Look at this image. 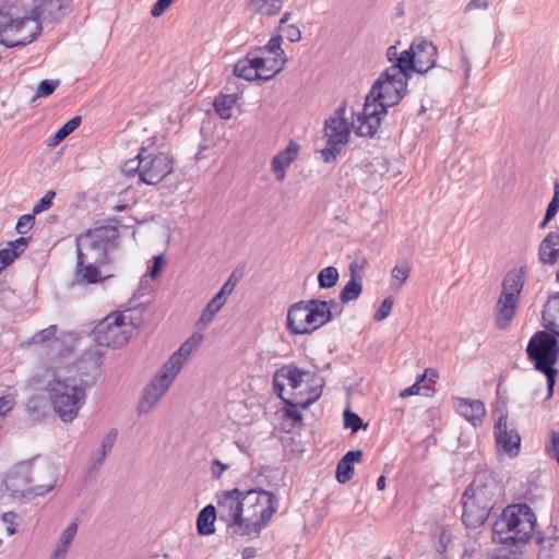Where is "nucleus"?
<instances>
[{
    "label": "nucleus",
    "mask_w": 559,
    "mask_h": 559,
    "mask_svg": "<svg viewBox=\"0 0 559 559\" xmlns=\"http://www.w3.org/2000/svg\"><path fill=\"white\" fill-rule=\"evenodd\" d=\"M419 392H420V383H418V381L416 380V382L413 385L401 391L400 396L402 399H405V397H408L412 395H417V394H419Z\"/></svg>",
    "instance_id": "0e129e2a"
},
{
    "label": "nucleus",
    "mask_w": 559,
    "mask_h": 559,
    "mask_svg": "<svg viewBox=\"0 0 559 559\" xmlns=\"http://www.w3.org/2000/svg\"><path fill=\"white\" fill-rule=\"evenodd\" d=\"M536 525V515L525 504L508 506L492 525V538L498 543H527Z\"/></svg>",
    "instance_id": "0eeeda50"
},
{
    "label": "nucleus",
    "mask_w": 559,
    "mask_h": 559,
    "mask_svg": "<svg viewBox=\"0 0 559 559\" xmlns=\"http://www.w3.org/2000/svg\"><path fill=\"white\" fill-rule=\"evenodd\" d=\"M280 31H282L284 33L285 37L292 43H297L301 39V31L298 26H296L294 24L286 25L285 27L281 28Z\"/></svg>",
    "instance_id": "8fccbe9b"
},
{
    "label": "nucleus",
    "mask_w": 559,
    "mask_h": 559,
    "mask_svg": "<svg viewBox=\"0 0 559 559\" xmlns=\"http://www.w3.org/2000/svg\"><path fill=\"white\" fill-rule=\"evenodd\" d=\"M117 435V430L111 429L103 437L99 449L90 459L92 469H98L103 465L105 457L111 451L116 442Z\"/></svg>",
    "instance_id": "c756f323"
},
{
    "label": "nucleus",
    "mask_w": 559,
    "mask_h": 559,
    "mask_svg": "<svg viewBox=\"0 0 559 559\" xmlns=\"http://www.w3.org/2000/svg\"><path fill=\"white\" fill-rule=\"evenodd\" d=\"M60 9V0H35L32 16L36 17L38 22L40 19H57Z\"/></svg>",
    "instance_id": "473e14b6"
},
{
    "label": "nucleus",
    "mask_w": 559,
    "mask_h": 559,
    "mask_svg": "<svg viewBox=\"0 0 559 559\" xmlns=\"http://www.w3.org/2000/svg\"><path fill=\"white\" fill-rule=\"evenodd\" d=\"M400 53L401 51H399L397 45H392L386 49L385 57L388 61L392 63L394 60H396V57H399Z\"/></svg>",
    "instance_id": "69168bd1"
},
{
    "label": "nucleus",
    "mask_w": 559,
    "mask_h": 559,
    "mask_svg": "<svg viewBox=\"0 0 559 559\" xmlns=\"http://www.w3.org/2000/svg\"><path fill=\"white\" fill-rule=\"evenodd\" d=\"M544 326L559 336V294L551 297L544 306Z\"/></svg>",
    "instance_id": "cd10ccee"
},
{
    "label": "nucleus",
    "mask_w": 559,
    "mask_h": 559,
    "mask_svg": "<svg viewBox=\"0 0 559 559\" xmlns=\"http://www.w3.org/2000/svg\"><path fill=\"white\" fill-rule=\"evenodd\" d=\"M135 326L131 314L126 312H111L94 329V341L104 347H120L124 345Z\"/></svg>",
    "instance_id": "2eb2a0df"
},
{
    "label": "nucleus",
    "mask_w": 559,
    "mask_h": 559,
    "mask_svg": "<svg viewBox=\"0 0 559 559\" xmlns=\"http://www.w3.org/2000/svg\"><path fill=\"white\" fill-rule=\"evenodd\" d=\"M346 104L343 103L324 122V138L326 145L320 150V155L325 163H332L341 154L343 147L348 143L352 129L356 132L353 122L357 114H353L349 123L346 116Z\"/></svg>",
    "instance_id": "ddd939ff"
},
{
    "label": "nucleus",
    "mask_w": 559,
    "mask_h": 559,
    "mask_svg": "<svg viewBox=\"0 0 559 559\" xmlns=\"http://www.w3.org/2000/svg\"><path fill=\"white\" fill-rule=\"evenodd\" d=\"M282 38L283 37L281 34L274 35L269 39L266 45H264L262 47H257L255 49L259 52H261L262 55L263 53H272L277 57L287 58L285 55V51L281 47Z\"/></svg>",
    "instance_id": "58836bf2"
},
{
    "label": "nucleus",
    "mask_w": 559,
    "mask_h": 559,
    "mask_svg": "<svg viewBox=\"0 0 559 559\" xmlns=\"http://www.w3.org/2000/svg\"><path fill=\"white\" fill-rule=\"evenodd\" d=\"M237 100V94H219L214 99V109L222 119H229L233 116V108Z\"/></svg>",
    "instance_id": "72a5a7b5"
},
{
    "label": "nucleus",
    "mask_w": 559,
    "mask_h": 559,
    "mask_svg": "<svg viewBox=\"0 0 559 559\" xmlns=\"http://www.w3.org/2000/svg\"><path fill=\"white\" fill-rule=\"evenodd\" d=\"M15 259V254L12 250H9V248H4L0 250V272L8 266L10 263H12Z\"/></svg>",
    "instance_id": "864d4df0"
},
{
    "label": "nucleus",
    "mask_w": 559,
    "mask_h": 559,
    "mask_svg": "<svg viewBox=\"0 0 559 559\" xmlns=\"http://www.w3.org/2000/svg\"><path fill=\"white\" fill-rule=\"evenodd\" d=\"M117 237L118 230L112 226H103L81 235L76 239L78 264H106L107 255L115 248L114 241Z\"/></svg>",
    "instance_id": "f8f14e48"
},
{
    "label": "nucleus",
    "mask_w": 559,
    "mask_h": 559,
    "mask_svg": "<svg viewBox=\"0 0 559 559\" xmlns=\"http://www.w3.org/2000/svg\"><path fill=\"white\" fill-rule=\"evenodd\" d=\"M224 306L225 304L221 300V297L216 298L214 296L202 311L201 317L197 323L198 328L206 329Z\"/></svg>",
    "instance_id": "f704fd0d"
},
{
    "label": "nucleus",
    "mask_w": 559,
    "mask_h": 559,
    "mask_svg": "<svg viewBox=\"0 0 559 559\" xmlns=\"http://www.w3.org/2000/svg\"><path fill=\"white\" fill-rule=\"evenodd\" d=\"M59 80H44L39 83L35 98L49 96L59 86Z\"/></svg>",
    "instance_id": "a19ab883"
},
{
    "label": "nucleus",
    "mask_w": 559,
    "mask_h": 559,
    "mask_svg": "<svg viewBox=\"0 0 559 559\" xmlns=\"http://www.w3.org/2000/svg\"><path fill=\"white\" fill-rule=\"evenodd\" d=\"M559 211V207L549 203L548 204V207L546 210V214H545V217L543 218V221L539 223V228L540 229H544L547 227V225L549 224V222L557 215Z\"/></svg>",
    "instance_id": "5fc2aeb1"
},
{
    "label": "nucleus",
    "mask_w": 559,
    "mask_h": 559,
    "mask_svg": "<svg viewBox=\"0 0 559 559\" xmlns=\"http://www.w3.org/2000/svg\"><path fill=\"white\" fill-rule=\"evenodd\" d=\"M41 32L40 22L32 15H19L9 9H0V43L7 47L25 46Z\"/></svg>",
    "instance_id": "9b49d317"
},
{
    "label": "nucleus",
    "mask_w": 559,
    "mask_h": 559,
    "mask_svg": "<svg viewBox=\"0 0 559 559\" xmlns=\"http://www.w3.org/2000/svg\"><path fill=\"white\" fill-rule=\"evenodd\" d=\"M176 0H158L152 8L151 14L154 17L162 16Z\"/></svg>",
    "instance_id": "3c124183"
},
{
    "label": "nucleus",
    "mask_w": 559,
    "mask_h": 559,
    "mask_svg": "<svg viewBox=\"0 0 559 559\" xmlns=\"http://www.w3.org/2000/svg\"><path fill=\"white\" fill-rule=\"evenodd\" d=\"M216 498L217 507L209 504L198 514L197 527L200 535L213 534L218 516L234 534L257 538L278 509L276 495L264 489L234 488L217 493Z\"/></svg>",
    "instance_id": "f257e3e1"
},
{
    "label": "nucleus",
    "mask_w": 559,
    "mask_h": 559,
    "mask_svg": "<svg viewBox=\"0 0 559 559\" xmlns=\"http://www.w3.org/2000/svg\"><path fill=\"white\" fill-rule=\"evenodd\" d=\"M357 262H353L349 265L350 280L346 283L340 294V299L343 304L356 300L362 292V284L357 275Z\"/></svg>",
    "instance_id": "bb28decb"
},
{
    "label": "nucleus",
    "mask_w": 559,
    "mask_h": 559,
    "mask_svg": "<svg viewBox=\"0 0 559 559\" xmlns=\"http://www.w3.org/2000/svg\"><path fill=\"white\" fill-rule=\"evenodd\" d=\"M438 378H439L438 371L433 368H428L424 371V373L419 374L416 380L418 381V383H421L426 380L435 382Z\"/></svg>",
    "instance_id": "bf43d9fd"
},
{
    "label": "nucleus",
    "mask_w": 559,
    "mask_h": 559,
    "mask_svg": "<svg viewBox=\"0 0 559 559\" xmlns=\"http://www.w3.org/2000/svg\"><path fill=\"white\" fill-rule=\"evenodd\" d=\"M248 10L254 14L273 16L283 7V0H248Z\"/></svg>",
    "instance_id": "2f4dec72"
},
{
    "label": "nucleus",
    "mask_w": 559,
    "mask_h": 559,
    "mask_svg": "<svg viewBox=\"0 0 559 559\" xmlns=\"http://www.w3.org/2000/svg\"><path fill=\"white\" fill-rule=\"evenodd\" d=\"M496 444L499 452H504L513 459L519 455L521 437L514 429H508L507 416H501L495 426Z\"/></svg>",
    "instance_id": "a211bd4d"
},
{
    "label": "nucleus",
    "mask_w": 559,
    "mask_h": 559,
    "mask_svg": "<svg viewBox=\"0 0 559 559\" xmlns=\"http://www.w3.org/2000/svg\"><path fill=\"white\" fill-rule=\"evenodd\" d=\"M234 74L247 81L262 80L263 75L254 60V53L250 49L245 58L238 60L234 67Z\"/></svg>",
    "instance_id": "b1692460"
},
{
    "label": "nucleus",
    "mask_w": 559,
    "mask_h": 559,
    "mask_svg": "<svg viewBox=\"0 0 559 559\" xmlns=\"http://www.w3.org/2000/svg\"><path fill=\"white\" fill-rule=\"evenodd\" d=\"M409 53L414 60V72L426 74L436 67L438 49L431 41L424 38L414 39L409 46Z\"/></svg>",
    "instance_id": "dca6fc26"
},
{
    "label": "nucleus",
    "mask_w": 559,
    "mask_h": 559,
    "mask_svg": "<svg viewBox=\"0 0 559 559\" xmlns=\"http://www.w3.org/2000/svg\"><path fill=\"white\" fill-rule=\"evenodd\" d=\"M526 354L539 372L547 378V399L554 394L558 370L554 367L559 359V343L554 335L545 331L536 332L530 340Z\"/></svg>",
    "instance_id": "9d476101"
},
{
    "label": "nucleus",
    "mask_w": 559,
    "mask_h": 559,
    "mask_svg": "<svg viewBox=\"0 0 559 559\" xmlns=\"http://www.w3.org/2000/svg\"><path fill=\"white\" fill-rule=\"evenodd\" d=\"M273 385L285 403L306 408L321 396L324 380L314 371L288 365L275 372Z\"/></svg>",
    "instance_id": "20e7f679"
},
{
    "label": "nucleus",
    "mask_w": 559,
    "mask_h": 559,
    "mask_svg": "<svg viewBox=\"0 0 559 559\" xmlns=\"http://www.w3.org/2000/svg\"><path fill=\"white\" fill-rule=\"evenodd\" d=\"M489 4V0H471L465 7V12H471L475 10H487Z\"/></svg>",
    "instance_id": "4d7b16f0"
},
{
    "label": "nucleus",
    "mask_w": 559,
    "mask_h": 559,
    "mask_svg": "<svg viewBox=\"0 0 559 559\" xmlns=\"http://www.w3.org/2000/svg\"><path fill=\"white\" fill-rule=\"evenodd\" d=\"M163 264H164V255L163 254L154 257L153 265L151 266L150 272H148L150 276L155 278L159 274V271H160Z\"/></svg>",
    "instance_id": "680f3d73"
},
{
    "label": "nucleus",
    "mask_w": 559,
    "mask_h": 559,
    "mask_svg": "<svg viewBox=\"0 0 559 559\" xmlns=\"http://www.w3.org/2000/svg\"><path fill=\"white\" fill-rule=\"evenodd\" d=\"M490 511L491 509L486 508L480 503L463 499L462 520L467 528H477L481 526L486 522Z\"/></svg>",
    "instance_id": "4be33fe9"
},
{
    "label": "nucleus",
    "mask_w": 559,
    "mask_h": 559,
    "mask_svg": "<svg viewBox=\"0 0 559 559\" xmlns=\"http://www.w3.org/2000/svg\"><path fill=\"white\" fill-rule=\"evenodd\" d=\"M411 266L407 263L397 264L391 271V287L399 290L407 281Z\"/></svg>",
    "instance_id": "e433bc0d"
},
{
    "label": "nucleus",
    "mask_w": 559,
    "mask_h": 559,
    "mask_svg": "<svg viewBox=\"0 0 559 559\" xmlns=\"http://www.w3.org/2000/svg\"><path fill=\"white\" fill-rule=\"evenodd\" d=\"M81 123V117L75 116L66 122L52 136L51 144L56 145L71 134Z\"/></svg>",
    "instance_id": "ea45409f"
},
{
    "label": "nucleus",
    "mask_w": 559,
    "mask_h": 559,
    "mask_svg": "<svg viewBox=\"0 0 559 559\" xmlns=\"http://www.w3.org/2000/svg\"><path fill=\"white\" fill-rule=\"evenodd\" d=\"M462 66L464 68L465 76L468 78L472 71V63L464 53L462 55Z\"/></svg>",
    "instance_id": "338daca9"
},
{
    "label": "nucleus",
    "mask_w": 559,
    "mask_h": 559,
    "mask_svg": "<svg viewBox=\"0 0 559 559\" xmlns=\"http://www.w3.org/2000/svg\"><path fill=\"white\" fill-rule=\"evenodd\" d=\"M78 532V523H70L67 528L60 535L56 548L49 559H64L68 552V549L73 542L75 534Z\"/></svg>",
    "instance_id": "7c9ffc66"
},
{
    "label": "nucleus",
    "mask_w": 559,
    "mask_h": 559,
    "mask_svg": "<svg viewBox=\"0 0 559 559\" xmlns=\"http://www.w3.org/2000/svg\"><path fill=\"white\" fill-rule=\"evenodd\" d=\"M344 426L350 428L353 432H357L362 427V420L357 414L346 409L344 412Z\"/></svg>",
    "instance_id": "79ce46f5"
},
{
    "label": "nucleus",
    "mask_w": 559,
    "mask_h": 559,
    "mask_svg": "<svg viewBox=\"0 0 559 559\" xmlns=\"http://www.w3.org/2000/svg\"><path fill=\"white\" fill-rule=\"evenodd\" d=\"M538 543L540 545L539 559H559V537H539Z\"/></svg>",
    "instance_id": "c9c22d12"
},
{
    "label": "nucleus",
    "mask_w": 559,
    "mask_h": 559,
    "mask_svg": "<svg viewBox=\"0 0 559 559\" xmlns=\"http://www.w3.org/2000/svg\"><path fill=\"white\" fill-rule=\"evenodd\" d=\"M487 559H516V557L511 554H502V555L490 556Z\"/></svg>",
    "instance_id": "774afa93"
},
{
    "label": "nucleus",
    "mask_w": 559,
    "mask_h": 559,
    "mask_svg": "<svg viewBox=\"0 0 559 559\" xmlns=\"http://www.w3.org/2000/svg\"><path fill=\"white\" fill-rule=\"evenodd\" d=\"M228 468V465L222 463L219 460H214L212 463V476L216 479L221 478L223 473Z\"/></svg>",
    "instance_id": "052dcab7"
},
{
    "label": "nucleus",
    "mask_w": 559,
    "mask_h": 559,
    "mask_svg": "<svg viewBox=\"0 0 559 559\" xmlns=\"http://www.w3.org/2000/svg\"><path fill=\"white\" fill-rule=\"evenodd\" d=\"M499 491V486L495 479L486 476H478L468 486L463 495V499L480 503L492 509L493 500Z\"/></svg>",
    "instance_id": "f3484780"
},
{
    "label": "nucleus",
    "mask_w": 559,
    "mask_h": 559,
    "mask_svg": "<svg viewBox=\"0 0 559 559\" xmlns=\"http://www.w3.org/2000/svg\"><path fill=\"white\" fill-rule=\"evenodd\" d=\"M299 145L295 142L289 144L281 152H278L272 159L271 168L275 174L277 181H283L286 177V169L297 158Z\"/></svg>",
    "instance_id": "412c9836"
},
{
    "label": "nucleus",
    "mask_w": 559,
    "mask_h": 559,
    "mask_svg": "<svg viewBox=\"0 0 559 559\" xmlns=\"http://www.w3.org/2000/svg\"><path fill=\"white\" fill-rule=\"evenodd\" d=\"M254 53L259 69L263 75V81H269L278 74L286 66L288 59L277 57L272 53H261L257 49H251Z\"/></svg>",
    "instance_id": "aec40b11"
},
{
    "label": "nucleus",
    "mask_w": 559,
    "mask_h": 559,
    "mask_svg": "<svg viewBox=\"0 0 559 559\" xmlns=\"http://www.w3.org/2000/svg\"><path fill=\"white\" fill-rule=\"evenodd\" d=\"M340 274L336 267L326 266L318 274V283L321 288H332L336 285Z\"/></svg>",
    "instance_id": "4c0bfd02"
},
{
    "label": "nucleus",
    "mask_w": 559,
    "mask_h": 559,
    "mask_svg": "<svg viewBox=\"0 0 559 559\" xmlns=\"http://www.w3.org/2000/svg\"><path fill=\"white\" fill-rule=\"evenodd\" d=\"M174 170L173 157L154 144L143 145L134 158L123 163L121 173L124 177L138 176L139 182L155 186Z\"/></svg>",
    "instance_id": "423d86ee"
},
{
    "label": "nucleus",
    "mask_w": 559,
    "mask_h": 559,
    "mask_svg": "<svg viewBox=\"0 0 559 559\" xmlns=\"http://www.w3.org/2000/svg\"><path fill=\"white\" fill-rule=\"evenodd\" d=\"M202 341V334H193L163 365L159 373L152 379L143 392V396L138 405L139 414H147L157 405Z\"/></svg>",
    "instance_id": "39448f33"
},
{
    "label": "nucleus",
    "mask_w": 559,
    "mask_h": 559,
    "mask_svg": "<svg viewBox=\"0 0 559 559\" xmlns=\"http://www.w3.org/2000/svg\"><path fill=\"white\" fill-rule=\"evenodd\" d=\"M235 288V283H231L229 278L219 289V292L215 295L216 298L221 297V300L226 304L227 297L233 293Z\"/></svg>",
    "instance_id": "6e6d98bb"
},
{
    "label": "nucleus",
    "mask_w": 559,
    "mask_h": 559,
    "mask_svg": "<svg viewBox=\"0 0 559 559\" xmlns=\"http://www.w3.org/2000/svg\"><path fill=\"white\" fill-rule=\"evenodd\" d=\"M393 302L394 301L391 297L385 298L379 306L373 319L377 322H381L386 319L392 311Z\"/></svg>",
    "instance_id": "a18cd8bd"
},
{
    "label": "nucleus",
    "mask_w": 559,
    "mask_h": 559,
    "mask_svg": "<svg viewBox=\"0 0 559 559\" xmlns=\"http://www.w3.org/2000/svg\"><path fill=\"white\" fill-rule=\"evenodd\" d=\"M454 406L460 415L475 427L480 425L486 416L485 404L480 400L455 397Z\"/></svg>",
    "instance_id": "6ab92c4d"
},
{
    "label": "nucleus",
    "mask_w": 559,
    "mask_h": 559,
    "mask_svg": "<svg viewBox=\"0 0 559 559\" xmlns=\"http://www.w3.org/2000/svg\"><path fill=\"white\" fill-rule=\"evenodd\" d=\"M56 332H57V326L56 325H50V326H48V328L37 332L32 337V342L34 344H39V343H44L46 341H49L50 338H52L56 335Z\"/></svg>",
    "instance_id": "09e8293b"
},
{
    "label": "nucleus",
    "mask_w": 559,
    "mask_h": 559,
    "mask_svg": "<svg viewBox=\"0 0 559 559\" xmlns=\"http://www.w3.org/2000/svg\"><path fill=\"white\" fill-rule=\"evenodd\" d=\"M32 467L29 461H23L12 466L3 476L1 486L12 498L31 500L37 496H44L55 488L57 476L51 466H46V472L49 475L48 483L32 487Z\"/></svg>",
    "instance_id": "1a4fd4ad"
},
{
    "label": "nucleus",
    "mask_w": 559,
    "mask_h": 559,
    "mask_svg": "<svg viewBox=\"0 0 559 559\" xmlns=\"http://www.w3.org/2000/svg\"><path fill=\"white\" fill-rule=\"evenodd\" d=\"M14 405V401L10 396H1L0 397V416L9 413Z\"/></svg>",
    "instance_id": "e2e57ef3"
},
{
    "label": "nucleus",
    "mask_w": 559,
    "mask_h": 559,
    "mask_svg": "<svg viewBox=\"0 0 559 559\" xmlns=\"http://www.w3.org/2000/svg\"><path fill=\"white\" fill-rule=\"evenodd\" d=\"M451 534L445 527H441V532L438 538V545L441 551H444L451 542Z\"/></svg>",
    "instance_id": "13d9d810"
},
{
    "label": "nucleus",
    "mask_w": 559,
    "mask_h": 559,
    "mask_svg": "<svg viewBox=\"0 0 559 559\" xmlns=\"http://www.w3.org/2000/svg\"><path fill=\"white\" fill-rule=\"evenodd\" d=\"M46 368L52 376L46 386L52 408L63 423H71L85 403L87 382L75 377H63L67 368L63 357L48 362Z\"/></svg>",
    "instance_id": "7ed1b4c3"
},
{
    "label": "nucleus",
    "mask_w": 559,
    "mask_h": 559,
    "mask_svg": "<svg viewBox=\"0 0 559 559\" xmlns=\"http://www.w3.org/2000/svg\"><path fill=\"white\" fill-rule=\"evenodd\" d=\"M56 197V192L49 190L46 194L33 206V214H40L47 211L52 205V200Z\"/></svg>",
    "instance_id": "37998d69"
},
{
    "label": "nucleus",
    "mask_w": 559,
    "mask_h": 559,
    "mask_svg": "<svg viewBox=\"0 0 559 559\" xmlns=\"http://www.w3.org/2000/svg\"><path fill=\"white\" fill-rule=\"evenodd\" d=\"M524 283L525 273L523 270H514L506 275L495 308L496 324L499 329L506 330L510 326L515 316Z\"/></svg>",
    "instance_id": "4468645a"
},
{
    "label": "nucleus",
    "mask_w": 559,
    "mask_h": 559,
    "mask_svg": "<svg viewBox=\"0 0 559 559\" xmlns=\"http://www.w3.org/2000/svg\"><path fill=\"white\" fill-rule=\"evenodd\" d=\"M335 300L311 299L290 306L287 312V328L292 334H310L332 320Z\"/></svg>",
    "instance_id": "6e6552de"
},
{
    "label": "nucleus",
    "mask_w": 559,
    "mask_h": 559,
    "mask_svg": "<svg viewBox=\"0 0 559 559\" xmlns=\"http://www.w3.org/2000/svg\"><path fill=\"white\" fill-rule=\"evenodd\" d=\"M538 259L543 264L554 265L559 261V231H550L540 241Z\"/></svg>",
    "instance_id": "5701e85b"
},
{
    "label": "nucleus",
    "mask_w": 559,
    "mask_h": 559,
    "mask_svg": "<svg viewBox=\"0 0 559 559\" xmlns=\"http://www.w3.org/2000/svg\"><path fill=\"white\" fill-rule=\"evenodd\" d=\"M35 214H25V215H22L17 223H16V231L17 234L20 235H24L26 234L34 225V222H35Z\"/></svg>",
    "instance_id": "49530a36"
},
{
    "label": "nucleus",
    "mask_w": 559,
    "mask_h": 559,
    "mask_svg": "<svg viewBox=\"0 0 559 559\" xmlns=\"http://www.w3.org/2000/svg\"><path fill=\"white\" fill-rule=\"evenodd\" d=\"M99 265L98 263H84L83 265L76 263L73 283L81 285L102 282L104 277L98 270Z\"/></svg>",
    "instance_id": "c85d7f7f"
},
{
    "label": "nucleus",
    "mask_w": 559,
    "mask_h": 559,
    "mask_svg": "<svg viewBox=\"0 0 559 559\" xmlns=\"http://www.w3.org/2000/svg\"><path fill=\"white\" fill-rule=\"evenodd\" d=\"M408 81L383 71L366 96L362 111L353 126L359 136H373L389 107L395 106L407 92Z\"/></svg>",
    "instance_id": "f03ea898"
},
{
    "label": "nucleus",
    "mask_w": 559,
    "mask_h": 559,
    "mask_svg": "<svg viewBox=\"0 0 559 559\" xmlns=\"http://www.w3.org/2000/svg\"><path fill=\"white\" fill-rule=\"evenodd\" d=\"M27 247V239L24 237H20L16 240L9 243V250H12L15 254V259L24 252Z\"/></svg>",
    "instance_id": "603ef678"
},
{
    "label": "nucleus",
    "mask_w": 559,
    "mask_h": 559,
    "mask_svg": "<svg viewBox=\"0 0 559 559\" xmlns=\"http://www.w3.org/2000/svg\"><path fill=\"white\" fill-rule=\"evenodd\" d=\"M546 452L547 454L555 459L557 463L559 464V432L558 431H551L550 432V442L546 445Z\"/></svg>",
    "instance_id": "c03bdc74"
},
{
    "label": "nucleus",
    "mask_w": 559,
    "mask_h": 559,
    "mask_svg": "<svg viewBox=\"0 0 559 559\" xmlns=\"http://www.w3.org/2000/svg\"><path fill=\"white\" fill-rule=\"evenodd\" d=\"M17 514L14 512H5L2 515V522L5 524V533L12 536L16 532Z\"/></svg>",
    "instance_id": "de8ad7c7"
},
{
    "label": "nucleus",
    "mask_w": 559,
    "mask_h": 559,
    "mask_svg": "<svg viewBox=\"0 0 559 559\" xmlns=\"http://www.w3.org/2000/svg\"><path fill=\"white\" fill-rule=\"evenodd\" d=\"M414 60L411 59L409 48L401 51L396 60H394L390 67H388L384 71L389 75V73L396 75L397 78L405 79L409 81L414 73Z\"/></svg>",
    "instance_id": "a878e982"
},
{
    "label": "nucleus",
    "mask_w": 559,
    "mask_h": 559,
    "mask_svg": "<svg viewBox=\"0 0 559 559\" xmlns=\"http://www.w3.org/2000/svg\"><path fill=\"white\" fill-rule=\"evenodd\" d=\"M362 460V451H348L337 463L336 479L340 484L349 481L354 476V463Z\"/></svg>",
    "instance_id": "393cba45"
}]
</instances>
